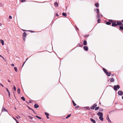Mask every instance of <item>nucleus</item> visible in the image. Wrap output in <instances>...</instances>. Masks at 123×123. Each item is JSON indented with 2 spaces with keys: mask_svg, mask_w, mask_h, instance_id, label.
I'll return each mask as SVG.
<instances>
[{
  "mask_svg": "<svg viewBox=\"0 0 123 123\" xmlns=\"http://www.w3.org/2000/svg\"><path fill=\"white\" fill-rule=\"evenodd\" d=\"M4 5L2 3H0V7H2Z\"/></svg>",
  "mask_w": 123,
  "mask_h": 123,
  "instance_id": "26",
  "label": "nucleus"
},
{
  "mask_svg": "<svg viewBox=\"0 0 123 123\" xmlns=\"http://www.w3.org/2000/svg\"><path fill=\"white\" fill-rule=\"evenodd\" d=\"M100 18H98V23H100Z\"/></svg>",
  "mask_w": 123,
  "mask_h": 123,
  "instance_id": "36",
  "label": "nucleus"
},
{
  "mask_svg": "<svg viewBox=\"0 0 123 123\" xmlns=\"http://www.w3.org/2000/svg\"><path fill=\"white\" fill-rule=\"evenodd\" d=\"M103 117H99V119L102 121H103Z\"/></svg>",
  "mask_w": 123,
  "mask_h": 123,
  "instance_id": "18",
  "label": "nucleus"
},
{
  "mask_svg": "<svg viewBox=\"0 0 123 123\" xmlns=\"http://www.w3.org/2000/svg\"><path fill=\"white\" fill-rule=\"evenodd\" d=\"M83 44L84 45H87V42L85 40L84 41Z\"/></svg>",
  "mask_w": 123,
  "mask_h": 123,
  "instance_id": "20",
  "label": "nucleus"
},
{
  "mask_svg": "<svg viewBox=\"0 0 123 123\" xmlns=\"http://www.w3.org/2000/svg\"><path fill=\"white\" fill-rule=\"evenodd\" d=\"M6 111L7 110H6L4 108H3L2 109V111Z\"/></svg>",
  "mask_w": 123,
  "mask_h": 123,
  "instance_id": "30",
  "label": "nucleus"
},
{
  "mask_svg": "<svg viewBox=\"0 0 123 123\" xmlns=\"http://www.w3.org/2000/svg\"><path fill=\"white\" fill-rule=\"evenodd\" d=\"M117 21H112V26H117Z\"/></svg>",
  "mask_w": 123,
  "mask_h": 123,
  "instance_id": "1",
  "label": "nucleus"
},
{
  "mask_svg": "<svg viewBox=\"0 0 123 123\" xmlns=\"http://www.w3.org/2000/svg\"><path fill=\"white\" fill-rule=\"evenodd\" d=\"M9 18L11 19H12V16H10L9 17Z\"/></svg>",
  "mask_w": 123,
  "mask_h": 123,
  "instance_id": "39",
  "label": "nucleus"
},
{
  "mask_svg": "<svg viewBox=\"0 0 123 123\" xmlns=\"http://www.w3.org/2000/svg\"><path fill=\"white\" fill-rule=\"evenodd\" d=\"M118 93L119 95H123V92L121 91H119L118 92Z\"/></svg>",
  "mask_w": 123,
  "mask_h": 123,
  "instance_id": "3",
  "label": "nucleus"
},
{
  "mask_svg": "<svg viewBox=\"0 0 123 123\" xmlns=\"http://www.w3.org/2000/svg\"><path fill=\"white\" fill-rule=\"evenodd\" d=\"M36 117L37 118H38L39 119H41V117H38V116H36Z\"/></svg>",
  "mask_w": 123,
  "mask_h": 123,
  "instance_id": "35",
  "label": "nucleus"
},
{
  "mask_svg": "<svg viewBox=\"0 0 123 123\" xmlns=\"http://www.w3.org/2000/svg\"><path fill=\"white\" fill-rule=\"evenodd\" d=\"M21 99L23 100L24 101L25 100V99L24 97H21Z\"/></svg>",
  "mask_w": 123,
  "mask_h": 123,
  "instance_id": "31",
  "label": "nucleus"
},
{
  "mask_svg": "<svg viewBox=\"0 0 123 123\" xmlns=\"http://www.w3.org/2000/svg\"><path fill=\"white\" fill-rule=\"evenodd\" d=\"M47 118H48V119H49V117H48V116H47Z\"/></svg>",
  "mask_w": 123,
  "mask_h": 123,
  "instance_id": "49",
  "label": "nucleus"
},
{
  "mask_svg": "<svg viewBox=\"0 0 123 123\" xmlns=\"http://www.w3.org/2000/svg\"><path fill=\"white\" fill-rule=\"evenodd\" d=\"M23 40L24 41H25V38H24L23 39Z\"/></svg>",
  "mask_w": 123,
  "mask_h": 123,
  "instance_id": "53",
  "label": "nucleus"
},
{
  "mask_svg": "<svg viewBox=\"0 0 123 123\" xmlns=\"http://www.w3.org/2000/svg\"><path fill=\"white\" fill-rule=\"evenodd\" d=\"M22 3L24 2H25L26 1L25 0H19Z\"/></svg>",
  "mask_w": 123,
  "mask_h": 123,
  "instance_id": "21",
  "label": "nucleus"
},
{
  "mask_svg": "<svg viewBox=\"0 0 123 123\" xmlns=\"http://www.w3.org/2000/svg\"><path fill=\"white\" fill-rule=\"evenodd\" d=\"M71 115V114H70L69 115H68L67 117H66V118L67 119Z\"/></svg>",
  "mask_w": 123,
  "mask_h": 123,
  "instance_id": "22",
  "label": "nucleus"
},
{
  "mask_svg": "<svg viewBox=\"0 0 123 123\" xmlns=\"http://www.w3.org/2000/svg\"><path fill=\"white\" fill-rule=\"evenodd\" d=\"M11 66H13V67H14V65L13 64H11Z\"/></svg>",
  "mask_w": 123,
  "mask_h": 123,
  "instance_id": "41",
  "label": "nucleus"
},
{
  "mask_svg": "<svg viewBox=\"0 0 123 123\" xmlns=\"http://www.w3.org/2000/svg\"><path fill=\"white\" fill-rule=\"evenodd\" d=\"M62 15L63 16H67L66 14L64 12H63L62 13Z\"/></svg>",
  "mask_w": 123,
  "mask_h": 123,
  "instance_id": "23",
  "label": "nucleus"
},
{
  "mask_svg": "<svg viewBox=\"0 0 123 123\" xmlns=\"http://www.w3.org/2000/svg\"><path fill=\"white\" fill-rule=\"evenodd\" d=\"M13 89H14V91H16V87L15 86H13Z\"/></svg>",
  "mask_w": 123,
  "mask_h": 123,
  "instance_id": "34",
  "label": "nucleus"
},
{
  "mask_svg": "<svg viewBox=\"0 0 123 123\" xmlns=\"http://www.w3.org/2000/svg\"><path fill=\"white\" fill-rule=\"evenodd\" d=\"M72 102H73L74 105V106H75L76 105V104L74 103V101L73 100L72 101Z\"/></svg>",
  "mask_w": 123,
  "mask_h": 123,
  "instance_id": "28",
  "label": "nucleus"
},
{
  "mask_svg": "<svg viewBox=\"0 0 123 123\" xmlns=\"http://www.w3.org/2000/svg\"><path fill=\"white\" fill-rule=\"evenodd\" d=\"M28 59V58L26 59L25 61H26V62Z\"/></svg>",
  "mask_w": 123,
  "mask_h": 123,
  "instance_id": "56",
  "label": "nucleus"
},
{
  "mask_svg": "<svg viewBox=\"0 0 123 123\" xmlns=\"http://www.w3.org/2000/svg\"><path fill=\"white\" fill-rule=\"evenodd\" d=\"M45 114L46 116H49L48 114L47 113L45 112Z\"/></svg>",
  "mask_w": 123,
  "mask_h": 123,
  "instance_id": "38",
  "label": "nucleus"
},
{
  "mask_svg": "<svg viewBox=\"0 0 123 123\" xmlns=\"http://www.w3.org/2000/svg\"><path fill=\"white\" fill-rule=\"evenodd\" d=\"M25 62H26V61H25V62H24L22 67H23L24 66V64H25Z\"/></svg>",
  "mask_w": 123,
  "mask_h": 123,
  "instance_id": "42",
  "label": "nucleus"
},
{
  "mask_svg": "<svg viewBox=\"0 0 123 123\" xmlns=\"http://www.w3.org/2000/svg\"><path fill=\"white\" fill-rule=\"evenodd\" d=\"M122 22H123V20H122Z\"/></svg>",
  "mask_w": 123,
  "mask_h": 123,
  "instance_id": "61",
  "label": "nucleus"
},
{
  "mask_svg": "<svg viewBox=\"0 0 123 123\" xmlns=\"http://www.w3.org/2000/svg\"><path fill=\"white\" fill-rule=\"evenodd\" d=\"M106 73V75L108 76H110L111 74L110 72H107Z\"/></svg>",
  "mask_w": 123,
  "mask_h": 123,
  "instance_id": "14",
  "label": "nucleus"
},
{
  "mask_svg": "<svg viewBox=\"0 0 123 123\" xmlns=\"http://www.w3.org/2000/svg\"><path fill=\"white\" fill-rule=\"evenodd\" d=\"M34 107L35 108H37L39 107V106L37 104H35L34 105Z\"/></svg>",
  "mask_w": 123,
  "mask_h": 123,
  "instance_id": "15",
  "label": "nucleus"
},
{
  "mask_svg": "<svg viewBox=\"0 0 123 123\" xmlns=\"http://www.w3.org/2000/svg\"><path fill=\"white\" fill-rule=\"evenodd\" d=\"M14 120H15L16 121V122H17V120L16 119H15V118H14Z\"/></svg>",
  "mask_w": 123,
  "mask_h": 123,
  "instance_id": "46",
  "label": "nucleus"
},
{
  "mask_svg": "<svg viewBox=\"0 0 123 123\" xmlns=\"http://www.w3.org/2000/svg\"><path fill=\"white\" fill-rule=\"evenodd\" d=\"M20 90L19 88H18V93H19L20 92Z\"/></svg>",
  "mask_w": 123,
  "mask_h": 123,
  "instance_id": "32",
  "label": "nucleus"
},
{
  "mask_svg": "<svg viewBox=\"0 0 123 123\" xmlns=\"http://www.w3.org/2000/svg\"><path fill=\"white\" fill-rule=\"evenodd\" d=\"M106 119L108 120V122L109 123H111V121L110 120L109 118L108 117V116L106 118Z\"/></svg>",
  "mask_w": 123,
  "mask_h": 123,
  "instance_id": "8",
  "label": "nucleus"
},
{
  "mask_svg": "<svg viewBox=\"0 0 123 123\" xmlns=\"http://www.w3.org/2000/svg\"><path fill=\"white\" fill-rule=\"evenodd\" d=\"M0 85H1L2 87H4L3 86L2 84H0Z\"/></svg>",
  "mask_w": 123,
  "mask_h": 123,
  "instance_id": "43",
  "label": "nucleus"
},
{
  "mask_svg": "<svg viewBox=\"0 0 123 123\" xmlns=\"http://www.w3.org/2000/svg\"><path fill=\"white\" fill-rule=\"evenodd\" d=\"M114 79L113 78H112L111 79H110V81L111 82H114Z\"/></svg>",
  "mask_w": 123,
  "mask_h": 123,
  "instance_id": "16",
  "label": "nucleus"
},
{
  "mask_svg": "<svg viewBox=\"0 0 123 123\" xmlns=\"http://www.w3.org/2000/svg\"><path fill=\"white\" fill-rule=\"evenodd\" d=\"M103 70L104 72L106 73L107 72V71L106 69H105V68H103Z\"/></svg>",
  "mask_w": 123,
  "mask_h": 123,
  "instance_id": "24",
  "label": "nucleus"
},
{
  "mask_svg": "<svg viewBox=\"0 0 123 123\" xmlns=\"http://www.w3.org/2000/svg\"><path fill=\"white\" fill-rule=\"evenodd\" d=\"M29 103H31V100H30V101H29Z\"/></svg>",
  "mask_w": 123,
  "mask_h": 123,
  "instance_id": "52",
  "label": "nucleus"
},
{
  "mask_svg": "<svg viewBox=\"0 0 123 123\" xmlns=\"http://www.w3.org/2000/svg\"><path fill=\"white\" fill-rule=\"evenodd\" d=\"M79 107V106H76L75 107V108H78Z\"/></svg>",
  "mask_w": 123,
  "mask_h": 123,
  "instance_id": "47",
  "label": "nucleus"
},
{
  "mask_svg": "<svg viewBox=\"0 0 123 123\" xmlns=\"http://www.w3.org/2000/svg\"><path fill=\"white\" fill-rule=\"evenodd\" d=\"M97 114L98 115L100 116V117H103V114L101 112H98Z\"/></svg>",
  "mask_w": 123,
  "mask_h": 123,
  "instance_id": "5",
  "label": "nucleus"
},
{
  "mask_svg": "<svg viewBox=\"0 0 123 123\" xmlns=\"http://www.w3.org/2000/svg\"><path fill=\"white\" fill-rule=\"evenodd\" d=\"M0 41L2 43V45H4V43L3 40L2 39H0Z\"/></svg>",
  "mask_w": 123,
  "mask_h": 123,
  "instance_id": "17",
  "label": "nucleus"
},
{
  "mask_svg": "<svg viewBox=\"0 0 123 123\" xmlns=\"http://www.w3.org/2000/svg\"><path fill=\"white\" fill-rule=\"evenodd\" d=\"M8 82H10V81L9 80H8Z\"/></svg>",
  "mask_w": 123,
  "mask_h": 123,
  "instance_id": "51",
  "label": "nucleus"
},
{
  "mask_svg": "<svg viewBox=\"0 0 123 123\" xmlns=\"http://www.w3.org/2000/svg\"><path fill=\"white\" fill-rule=\"evenodd\" d=\"M95 6L96 7H98L99 6V3L97 2L95 4Z\"/></svg>",
  "mask_w": 123,
  "mask_h": 123,
  "instance_id": "10",
  "label": "nucleus"
},
{
  "mask_svg": "<svg viewBox=\"0 0 123 123\" xmlns=\"http://www.w3.org/2000/svg\"><path fill=\"white\" fill-rule=\"evenodd\" d=\"M111 76H114V74H112L111 75Z\"/></svg>",
  "mask_w": 123,
  "mask_h": 123,
  "instance_id": "55",
  "label": "nucleus"
},
{
  "mask_svg": "<svg viewBox=\"0 0 123 123\" xmlns=\"http://www.w3.org/2000/svg\"><path fill=\"white\" fill-rule=\"evenodd\" d=\"M97 106V104H94V105L92 106V107H91V109H94L95 107H96Z\"/></svg>",
  "mask_w": 123,
  "mask_h": 123,
  "instance_id": "4",
  "label": "nucleus"
},
{
  "mask_svg": "<svg viewBox=\"0 0 123 123\" xmlns=\"http://www.w3.org/2000/svg\"><path fill=\"white\" fill-rule=\"evenodd\" d=\"M117 22V25H123V24L122 23V22Z\"/></svg>",
  "mask_w": 123,
  "mask_h": 123,
  "instance_id": "9",
  "label": "nucleus"
},
{
  "mask_svg": "<svg viewBox=\"0 0 123 123\" xmlns=\"http://www.w3.org/2000/svg\"><path fill=\"white\" fill-rule=\"evenodd\" d=\"M67 6H66V7H65V8H67Z\"/></svg>",
  "mask_w": 123,
  "mask_h": 123,
  "instance_id": "58",
  "label": "nucleus"
},
{
  "mask_svg": "<svg viewBox=\"0 0 123 123\" xmlns=\"http://www.w3.org/2000/svg\"><path fill=\"white\" fill-rule=\"evenodd\" d=\"M0 57H1L2 58L4 57L3 56H2L0 55Z\"/></svg>",
  "mask_w": 123,
  "mask_h": 123,
  "instance_id": "44",
  "label": "nucleus"
},
{
  "mask_svg": "<svg viewBox=\"0 0 123 123\" xmlns=\"http://www.w3.org/2000/svg\"><path fill=\"white\" fill-rule=\"evenodd\" d=\"M6 90L7 91V92L8 93L9 97H10V92L7 88H6Z\"/></svg>",
  "mask_w": 123,
  "mask_h": 123,
  "instance_id": "12",
  "label": "nucleus"
},
{
  "mask_svg": "<svg viewBox=\"0 0 123 123\" xmlns=\"http://www.w3.org/2000/svg\"><path fill=\"white\" fill-rule=\"evenodd\" d=\"M54 6L55 7H57L58 6V4L57 2H55L54 3Z\"/></svg>",
  "mask_w": 123,
  "mask_h": 123,
  "instance_id": "7",
  "label": "nucleus"
},
{
  "mask_svg": "<svg viewBox=\"0 0 123 123\" xmlns=\"http://www.w3.org/2000/svg\"><path fill=\"white\" fill-rule=\"evenodd\" d=\"M119 28L121 30H123V27L122 26H120L119 27Z\"/></svg>",
  "mask_w": 123,
  "mask_h": 123,
  "instance_id": "27",
  "label": "nucleus"
},
{
  "mask_svg": "<svg viewBox=\"0 0 123 123\" xmlns=\"http://www.w3.org/2000/svg\"><path fill=\"white\" fill-rule=\"evenodd\" d=\"M90 119L91 121H92V122L93 123H96V122L93 119H92V118H91Z\"/></svg>",
  "mask_w": 123,
  "mask_h": 123,
  "instance_id": "13",
  "label": "nucleus"
},
{
  "mask_svg": "<svg viewBox=\"0 0 123 123\" xmlns=\"http://www.w3.org/2000/svg\"><path fill=\"white\" fill-rule=\"evenodd\" d=\"M16 122L17 123H19L17 121Z\"/></svg>",
  "mask_w": 123,
  "mask_h": 123,
  "instance_id": "57",
  "label": "nucleus"
},
{
  "mask_svg": "<svg viewBox=\"0 0 123 123\" xmlns=\"http://www.w3.org/2000/svg\"><path fill=\"white\" fill-rule=\"evenodd\" d=\"M27 35L26 33L25 32H24L23 34V36L24 37H25Z\"/></svg>",
  "mask_w": 123,
  "mask_h": 123,
  "instance_id": "19",
  "label": "nucleus"
},
{
  "mask_svg": "<svg viewBox=\"0 0 123 123\" xmlns=\"http://www.w3.org/2000/svg\"><path fill=\"white\" fill-rule=\"evenodd\" d=\"M120 88V86L118 85H117L116 86L115 85L114 86V89L115 91H117V88L119 89Z\"/></svg>",
  "mask_w": 123,
  "mask_h": 123,
  "instance_id": "2",
  "label": "nucleus"
},
{
  "mask_svg": "<svg viewBox=\"0 0 123 123\" xmlns=\"http://www.w3.org/2000/svg\"><path fill=\"white\" fill-rule=\"evenodd\" d=\"M122 98L123 99V96H122Z\"/></svg>",
  "mask_w": 123,
  "mask_h": 123,
  "instance_id": "59",
  "label": "nucleus"
},
{
  "mask_svg": "<svg viewBox=\"0 0 123 123\" xmlns=\"http://www.w3.org/2000/svg\"><path fill=\"white\" fill-rule=\"evenodd\" d=\"M97 14V17L98 18H100L99 14Z\"/></svg>",
  "mask_w": 123,
  "mask_h": 123,
  "instance_id": "29",
  "label": "nucleus"
},
{
  "mask_svg": "<svg viewBox=\"0 0 123 123\" xmlns=\"http://www.w3.org/2000/svg\"><path fill=\"white\" fill-rule=\"evenodd\" d=\"M16 117L17 118H18V117L20 118L19 116H18V117Z\"/></svg>",
  "mask_w": 123,
  "mask_h": 123,
  "instance_id": "48",
  "label": "nucleus"
},
{
  "mask_svg": "<svg viewBox=\"0 0 123 123\" xmlns=\"http://www.w3.org/2000/svg\"><path fill=\"white\" fill-rule=\"evenodd\" d=\"M99 107H98L95 108V110H98L99 109Z\"/></svg>",
  "mask_w": 123,
  "mask_h": 123,
  "instance_id": "37",
  "label": "nucleus"
},
{
  "mask_svg": "<svg viewBox=\"0 0 123 123\" xmlns=\"http://www.w3.org/2000/svg\"><path fill=\"white\" fill-rule=\"evenodd\" d=\"M29 118H30V119H32V118H33V117H31L30 116H29Z\"/></svg>",
  "mask_w": 123,
  "mask_h": 123,
  "instance_id": "40",
  "label": "nucleus"
},
{
  "mask_svg": "<svg viewBox=\"0 0 123 123\" xmlns=\"http://www.w3.org/2000/svg\"><path fill=\"white\" fill-rule=\"evenodd\" d=\"M83 48L84 50L86 51H87L88 50V47L87 46H84Z\"/></svg>",
  "mask_w": 123,
  "mask_h": 123,
  "instance_id": "6",
  "label": "nucleus"
},
{
  "mask_svg": "<svg viewBox=\"0 0 123 123\" xmlns=\"http://www.w3.org/2000/svg\"><path fill=\"white\" fill-rule=\"evenodd\" d=\"M2 24L1 23H0V25L1 26L2 25Z\"/></svg>",
  "mask_w": 123,
  "mask_h": 123,
  "instance_id": "54",
  "label": "nucleus"
},
{
  "mask_svg": "<svg viewBox=\"0 0 123 123\" xmlns=\"http://www.w3.org/2000/svg\"><path fill=\"white\" fill-rule=\"evenodd\" d=\"M106 24L107 25H110L111 24V23L109 22H106Z\"/></svg>",
  "mask_w": 123,
  "mask_h": 123,
  "instance_id": "25",
  "label": "nucleus"
},
{
  "mask_svg": "<svg viewBox=\"0 0 123 123\" xmlns=\"http://www.w3.org/2000/svg\"><path fill=\"white\" fill-rule=\"evenodd\" d=\"M31 110H33L32 109H31Z\"/></svg>",
  "mask_w": 123,
  "mask_h": 123,
  "instance_id": "62",
  "label": "nucleus"
},
{
  "mask_svg": "<svg viewBox=\"0 0 123 123\" xmlns=\"http://www.w3.org/2000/svg\"><path fill=\"white\" fill-rule=\"evenodd\" d=\"M94 11H96V13L97 14H99V10L97 8L96 9H95Z\"/></svg>",
  "mask_w": 123,
  "mask_h": 123,
  "instance_id": "11",
  "label": "nucleus"
},
{
  "mask_svg": "<svg viewBox=\"0 0 123 123\" xmlns=\"http://www.w3.org/2000/svg\"><path fill=\"white\" fill-rule=\"evenodd\" d=\"M56 15L57 16H58V14H57V13H56Z\"/></svg>",
  "mask_w": 123,
  "mask_h": 123,
  "instance_id": "50",
  "label": "nucleus"
},
{
  "mask_svg": "<svg viewBox=\"0 0 123 123\" xmlns=\"http://www.w3.org/2000/svg\"><path fill=\"white\" fill-rule=\"evenodd\" d=\"M3 59L4 60V61H5V62H6V59L4 58V57H3Z\"/></svg>",
  "mask_w": 123,
  "mask_h": 123,
  "instance_id": "45",
  "label": "nucleus"
},
{
  "mask_svg": "<svg viewBox=\"0 0 123 123\" xmlns=\"http://www.w3.org/2000/svg\"><path fill=\"white\" fill-rule=\"evenodd\" d=\"M15 109L16 110V107H15Z\"/></svg>",
  "mask_w": 123,
  "mask_h": 123,
  "instance_id": "60",
  "label": "nucleus"
},
{
  "mask_svg": "<svg viewBox=\"0 0 123 123\" xmlns=\"http://www.w3.org/2000/svg\"><path fill=\"white\" fill-rule=\"evenodd\" d=\"M14 69L16 72H17V68L16 67H14Z\"/></svg>",
  "mask_w": 123,
  "mask_h": 123,
  "instance_id": "33",
  "label": "nucleus"
}]
</instances>
